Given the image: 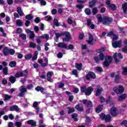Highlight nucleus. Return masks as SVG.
<instances>
[{
	"instance_id": "obj_40",
	"label": "nucleus",
	"mask_w": 127,
	"mask_h": 127,
	"mask_svg": "<svg viewBox=\"0 0 127 127\" xmlns=\"http://www.w3.org/2000/svg\"><path fill=\"white\" fill-rule=\"evenodd\" d=\"M98 8L94 7L93 8H92V13L93 15H95V14H97V13H98Z\"/></svg>"
},
{
	"instance_id": "obj_39",
	"label": "nucleus",
	"mask_w": 127,
	"mask_h": 127,
	"mask_svg": "<svg viewBox=\"0 0 127 127\" xmlns=\"http://www.w3.org/2000/svg\"><path fill=\"white\" fill-rule=\"evenodd\" d=\"M71 117L72 119H73L74 121H75V122H78V119H77V117H78V115H77V114H73L71 115Z\"/></svg>"
},
{
	"instance_id": "obj_14",
	"label": "nucleus",
	"mask_w": 127,
	"mask_h": 127,
	"mask_svg": "<svg viewBox=\"0 0 127 127\" xmlns=\"http://www.w3.org/2000/svg\"><path fill=\"white\" fill-rule=\"evenodd\" d=\"M89 39L86 40V41L88 44L93 45V44H94V43L93 42V41H94V37H93V35H92L91 33H89Z\"/></svg>"
},
{
	"instance_id": "obj_42",
	"label": "nucleus",
	"mask_w": 127,
	"mask_h": 127,
	"mask_svg": "<svg viewBox=\"0 0 127 127\" xmlns=\"http://www.w3.org/2000/svg\"><path fill=\"white\" fill-rule=\"evenodd\" d=\"M97 18L98 19V21L99 22H103V17H102V16L100 14H98L96 16Z\"/></svg>"
},
{
	"instance_id": "obj_53",
	"label": "nucleus",
	"mask_w": 127,
	"mask_h": 127,
	"mask_svg": "<svg viewBox=\"0 0 127 127\" xmlns=\"http://www.w3.org/2000/svg\"><path fill=\"white\" fill-rule=\"evenodd\" d=\"M29 47H31V48H35V47H36V44L34 43L31 42L30 43Z\"/></svg>"
},
{
	"instance_id": "obj_30",
	"label": "nucleus",
	"mask_w": 127,
	"mask_h": 127,
	"mask_svg": "<svg viewBox=\"0 0 127 127\" xmlns=\"http://www.w3.org/2000/svg\"><path fill=\"white\" fill-rule=\"evenodd\" d=\"M16 78H19L20 77H23V74H22V71H18L15 75Z\"/></svg>"
},
{
	"instance_id": "obj_10",
	"label": "nucleus",
	"mask_w": 127,
	"mask_h": 127,
	"mask_svg": "<svg viewBox=\"0 0 127 127\" xmlns=\"http://www.w3.org/2000/svg\"><path fill=\"white\" fill-rule=\"evenodd\" d=\"M110 114L112 117H117L119 113H118V110H117V108L113 107L110 110Z\"/></svg>"
},
{
	"instance_id": "obj_28",
	"label": "nucleus",
	"mask_w": 127,
	"mask_h": 127,
	"mask_svg": "<svg viewBox=\"0 0 127 127\" xmlns=\"http://www.w3.org/2000/svg\"><path fill=\"white\" fill-rule=\"evenodd\" d=\"M33 17H34V16L32 14H28L25 16L26 19H28V20H32V19H33Z\"/></svg>"
},
{
	"instance_id": "obj_4",
	"label": "nucleus",
	"mask_w": 127,
	"mask_h": 127,
	"mask_svg": "<svg viewBox=\"0 0 127 127\" xmlns=\"http://www.w3.org/2000/svg\"><path fill=\"white\" fill-rule=\"evenodd\" d=\"M100 119L102 121H104L105 120L107 123L111 122V119H112V117L110 115H106L104 113H102L100 115Z\"/></svg>"
},
{
	"instance_id": "obj_50",
	"label": "nucleus",
	"mask_w": 127,
	"mask_h": 127,
	"mask_svg": "<svg viewBox=\"0 0 127 127\" xmlns=\"http://www.w3.org/2000/svg\"><path fill=\"white\" fill-rule=\"evenodd\" d=\"M122 69L123 75H127V67H123Z\"/></svg>"
},
{
	"instance_id": "obj_16",
	"label": "nucleus",
	"mask_w": 127,
	"mask_h": 127,
	"mask_svg": "<svg viewBox=\"0 0 127 127\" xmlns=\"http://www.w3.org/2000/svg\"><path fill=\"white\" fill-rule=\"evenodd\" d=\"M103 91V88L101 87L100 85L97 86V91L96 93V96H100L102 94V92Z\"/></svg>"
},
{
	"instance_id": "obj_2",
	"label": "nucleus",
	"mask_w": 127,
	"mask_h": 127,
	"mask_svg": "<svg viewBox=\"0 0 127 127\" xmlns=\"http://www.w3.org/2000/svg\"><path fill=\"white\" fill-rule=\"evenodd\" d=\"M80 91L82 93H85L86 96H90L92 92L94 91V88L92 86H89L87 88V87L84 86L80 87Z\"/></svg>"
},
{
	"instance_id": "obj_27",
	"label": "nucleus",
	"mask_w": 127,
	"mask_h": 127,
	"mask_svg": "<svg viewBox=\"0 0 127 127\" xmlns=\"http://www.w3.org/2000/svg\"><path fill=\"white\" fill-rule=\"evenodd\" d=\"M122 8L124 13L126 14L127 12V3H125L122 5Z\"/></svg>"
},
{
	"instance_id": "obj_61",
	"label": "nucleus",
	"mask_w": 127,
	"mask_h": 127,
	"mask_svg": "<svg viewBox=\"0 0 127 127\" xmlns=\"http://www.w3.org/2000/svg\"><path fill=\"white\" fill-rule=\"evenodd\" d=\"M72 74L76 76V77L78 76V72L77 71L76 69H73L72 70Z\"/></svg>"
},
{
	"instance_id": "obj_43",
	"label": "nucleus",
	"mask_w": 127,
	"mask_h": 127,
	"mask_svg": "<svg viewBox=\"0 0 127 127\" xmlns=\"http://www.w3.org/2000/svg\"><path fill=\"white\" fill-rule=\"evenodd\" d=\"M86 14H87V15H90L91 14V9H90V8H86L84 10Z\"/></svg>"
},
{
	"instance_id": "obj_20",
	"label": "nucleus",
	"mask_w": 127,
	"mask_h": 127,
	"mask_svg": "<svg viewBox=\"0 0 127 127\" xmlns=\"http://www.w3.org/2000/svg\"><path fill=\"white\" fill-rule=\"evenodd\" d=\"M125 99H127V94H123L119 97L118 101H119V102H122V101L125 100Z\"/></svg>"
},
{
	"instance_id": "obj_19",
	"label": "nucleus",
	"mask_w": 127,
	"mask_h": 127,
	"mask_svg": "<svg viewBox=\"0 0 127 127\" xmlns=\"http://www.w3.org/2000/svg\"><path fill=\"white\" fill-rule=\"evenodd\" d=\"M96 3H97V0H92V1L89 2V7L92 8L95 6Z\"/></svg>"
},
{
	"instance_id": "obj_44",
	"label": "nucleus",
	"mask_w": 127,
	"mask_h": 127,
	"mask_svg": "<svg viewBox=\"0 0 127 127\" xmlns=\"http://www.w3.org/2000/svg\"><path fill=\"white\" fill-rule=\"evenodd\" d=\"M67 109L68 110L67 112L68 114H72V113H74L75 112V109H74V108L67 107Z\"/></svg>"
},
{
	"instance_id": "obj_22",
	"label": "nucleus",
	"mask_w": 127,
	"mask_h": 127,
	"mask_svg": "<svg viewBox=\"0 0 127 127\" xmlns=\"http://www.w3.org/2000/svg\"><path fill=\"white\" fill-rule=\"evenodd\" d=\"M9 81L11 84H13L14 83H15V81H16V77L14 76H11L9 78Z\"/></svg>"
},
{
	"instance_id": "obj_41",
	"label": "nucleus",
	"mask_w": 127,
	"mask_h": 127,
	"mask_svg": "<svg viewBox=\"0 0 127 127\" xmlns=\"http://www.w3.org/2000/svg\"><path fill=\"white\" fill-rule=\"evenodd\" d=\"M35 37V34H34V32L32 31L30 33V36H29V38L30 39H33Z\"/></svg>"
},
{
	"instance_id": "obj_59",
	"label": "nucleus",
	"mask_w": 127,
	"mask_h": 127,
	"mask_svg": "<svg viewBox=\"0 0 127 127\" xmlns=\"http://www.w3.org/2000/svg\"><path fill=\"white\" fill-rule=\"evenodd\" d=\"M51 13L53 15H55V14H56V13H57V9H52L51 11Z\"/></svg>"
},
{
	"instance_id": "obj_56",
	"label": "nucleus",
	"mask_w": 127,
	"mask_h": 127,
	"mask_svg": "<svg viewBox=\"0 0 127 127\" xmlns=\"http://www.w3.org/2000/svg\"><path fill=\"white\" fill-rule=\"evenodd\" d=\"M34 21L36 23H39V22L41 21L40 18L39 17H36Z\"/></svg>"
},
{
	"instance_id": "obj_5",
	"label": "nucleus",
	"mask_w": 127,
	"mask_h": 127,
	"mask_svg": "<svg viewBox=\"0 0 127 127\" xmlns=\"http://www.w3.org/2000/svg\"><path fill=\"white\" fill-rule=\"evenodd\" d=\"M124 90L125 88H124V87L121 85L119 86L118 88L116 87L113 88V90L114 91V92H115V93H116V94H123V93H124Z\"/></svg>"
},
{
	"instance_id": "obj_62",
	"label": "nucleus",
	"mask_w": 127,
	"mask_h": 127,
	"mask_svg": "<svg viewBox=\"0 0 127 127\" xmlns=\"http://www.w3.org/2000/svg\"><path fill=\"white\" fill-rule=\"evenodd\" d=\"M121 125H124L125 127H127V121L124 120L121 123Z\"/></svg>"
},
{
	"instance_id": "obj_38",
	"label": "nucleus",
	"mask_w": 127,
	"mask_h": 127,
	"mask_svg": "<svg viewBox=\"0 0 127 127\" xmlns=\"http://www.w3.org/2000/svg\"><path fill=\"white\" fill-rule=\"evenodd\" d=\"M45 19L46 21H51L52 20V17L50 15H47L45 17Z\"/></svg>"
},
{
	"instance_id": "obj_54",
	"label": "nucleus",
	"mask_w": 127,
	"mask_h": 127,
	"mask_svg": "<svg viewBox=\"0 0 127 127\" xmlns=\"http://www.w3.org/2000/svg\"><path fill=\"white\" fill-rule=\"evenodd\" d=\"M42 38H44L45 39H47V40H48V39H49V36L48 35V34L43 35L42 36Z\"/></svg>"
},
{
	"instance_id": "obj_12",
	"label": "nucleus",
	"mask_w": 127,
	"mask_h": 127,
	"mask_svg": "<svg viewBox=\"0 0 127 127\" xmlns=\"http://www.w3.org/2000/svg\"><path fill=\"white\" fill-rule=\"evenodd\" d=\"M9 111H10L11 112L15 111L17 113H18V112H19L20 111V109L19 108H18V106H17V105H13L9 108Z\"/></svg>"
},
{
	"instance_id": "obj_35",
	"label": "nucleus",
	"mask_w": 127,
	"mask_h": 127,
	"mask_svg": "<svg viewBox=\"0 0 127 127\" xmlns=\"http://www.w3.org/2000/svg\"><path fill=\"white\" fill-rule=\"evenodd\" d=\"M3 71V74L4 75H8V68L7 67H5L2 69Z\"/></svg>"
},
{
	"instance_id": "obj_1",
	"label": "nucleus",
	"mask_w": 127,
	"mask_h": 127,
	"mask_svg": "<svg viewBox=\"0 0 127 127\" xmlns=\"http://www.w3.org/2000/svg\"><path fill=\"white\" fill-rule=\"evenodd\" d=\"M99 58L101 61L105 60L103 64V65L105 67H109L110 64L112 63L113 61V58L110 56H106L105 57V55L103 53H100L99 55Z\"/></svg>"
},
{
	"instance_id": "obj_9",
	"label": "nucleus",
	"mask_w": 127,
	"mask_h": 127,
	"mask_svg": "<svg viewBox=\"0 0 127 127\" xmlns=\"http://www.w3.org/2000/svg\"><path fill=\"white\" fill-rule=\"evenodd\" d=\"M106 4L110 9H112V10H116L117 9V6L114 4H111V1L110 0L106 1Z\"/></svg>"
},
{
	"instance_id": "obj_15",
	"label": "nucleus",
	"mask_w": 127,
	"mask_h": 127,
	"mask_svg": "<svg viewBox=\"0 0 127 127\" xmlns=\"http://www.w3.org/2000/svg\"><path fill=\"white\" fill-rule=\"evenodd\" d=\"M87 24L91 29H95V25L92 22V20L90 19H87Z\"/></svg>"
},
{
	"instance_id": "obj_36",
	"label": "nucleus",
	"mask_w": 127,
	"mask_h": 127,
	"mask_svg": "<svg viewBox=\"0 0 127 127\" xmlns=\"http://www.w3.org/2000/svg\"><path fill=\"white\" fill-rule=\"evenodd\" d=\"M38 55V53L37 52H35V54L33 57V58H32V61H34L35 60H36L37 59V56Z\"/></svg>"
},
{
	"instance_id": "obj_32",
	"label": "nucleus",
	"mask_w": 127,
	"mask_h": 127,
	"mask_svg": "<svg viewBox=\"0 0 127 127\" xmlns=\"http://www.w3.org/2000/svg\"><path fill=\"white\" fill-rule=\"evenodd\" d=\"M120 79H121V77L119 74L115 75V82L117 84H119L120 83Z\"/></svg>"
},
{
	"instance_id": "obj_63",
	"label": "nucleus",
	"mask_w": 127,
	"mask_h": 127,
	"mask_svg": "<svg viewBox=\"0 0 127 127\" xmlns=\"http://www.w3.org/2000/svg\"><path fill=\"white\" fill-rule=\"evenodd\" d=\"M7 3L9 5H11L13 3V0H7Z\"/></svg>"
},
{
	"instance_id": "obj_13",
	"label": "nucleus",
	"mask_w": 127,
	"mask_h": 127,
	"mask_svg": "<svg viewBox=\"0 0 127 127\" xmlns=\"http://www.w3.org/2000/svg\"><path fill=\"white\" fill-rule=\"evenodd\" d=\"M112 46L114 48H118V47H121L122 46V41H118L112 43Z\"/></svg>"
},
{
	"instance_id": "obj_64",
	"label": "nucleus",
	"mask_w": 127,
	"mask_h": 127,
	"mask_svg": "<svg viewBox=\"0 0 127 127\" xmlns=\"http://www.w3.org/2000/svg\"><path fill=\"white\" fill-rule=\"evenodd\" d=\"M22 74H23V77H24V76H26L27 74H28V71L27 70H24L22 72Z\"/></svg>"
},
{
	"instance_id": "obj_6",
	"label": "nucleus",
	"mask_w": 127,
	"mask_h": 127,
	"mask_svg": "<svg viewBox=\"0 0 127 127\" xmlns=\"http://www.w3.org/2000/svg\"><path fill=\"white\" fill-rule=\"evenodd\" d=\"M20 93L18 95L19 97H23L25 95V92H27V89L25 88L24 85H22L19 89Z\"/></svg>"
},
{
	"instance_id": "obj_11",
	"label": "nucleus",
	"mask_w": 127,
	"mask_h": 127,
	"mask_svg": "<svg viewBox=\"0 0 127 127\" xmlns=\"http://www.w3.org/2000/svg\"><path fill=\"white\" fill-rule=\"evenodd\" d=\"M92 78L93 79H95L96 78V75L94 74V72L92 71H90L88 72L87 74L86 75V79L88 81H90V78Z\"/></svg>"
},
{
	"instance_id": "obj_46",
	"label": "nucleus",
	"mask_w": 127,
	"mask_h": 127,
	"mask_svg": "<svg viewBox=\"0 0 127 127\" xmlns=\"http://www.w3.org/2000/svg\"><path fill=\"white\" fill-rule=\"evenodd\" d=\"M19 37H21L23 40H25L26 39V35L23 33H21L19 35Z\"/></svg>"
},
{
	"instance_id": "obj_25",
	"label": "nucleus",
	"mask_w": 127,
	"mask_h": 127,
	"mask_svg": "<svg viewBox=\"0 0 127 127\" xmlns=\"http://www.w3.org/2000/svg\"><path fill=\"white\" fill-rule=\"evenodd\" d=\"M104 109V105H99L97 108H96V112L98 114L100 113V112H102V110Z\"/></svg>"
},
{
	"instance_id": "obj_52",
	"label": "nucleus",
	"mask_w": 127,
	"mask_h": 127,
	"mask_svg": "<svg viewBox=\"0 0 127 127\" xmlns=\"http://www.w3.org/2000/svg\"><path fill=\"white\" fill-rule=\"evenodd\" d=\"M54 23L56 26H59V22H58V19L55 18L54 20Z\"/></svg>"
},
{
	"instance_id": "obj_58",
	"label": "nucleus",
	"mask_w": 127,
	"mask_h": 127,
	"mask_svg": "<svg viewBox=\"0 0 127 127\" xmlns=\"http://www.w3.org/2000/svg\"><path fill=\"white\" fill-rule=\"evenodd\" d=\"M76 7L78 8V9H82L84 7V5L82 4H77L76 5Z\"/></svg>"
},
{
	"instance_id": "obj_37",
	"label": "nucleus",
	"mask_w": 127,
	"mask_h": 127,
	"mask_svg": "<svg viewBox=\"0 0 127 127\" xmlns=\"http://www.w3.org/2000/svg\"><path fill=\"white\" fill-rule=\"evenodd\" d=\"M31 58H32V54H29L25 56V59H26V60H29L31 59Z\"/></svg>"
},
{
	"instance_id": "obj_7",
	"label": "nucleus",
	"mask_w": 127,
	"mask_h": 127,
	"mask_svg": "<svg viewBox=\"0 0 127 127\" xmlns=\"http://www.w3.org/2000/svg\"><path fill=\"white\" fill-rule=\"evenodd\" d=\"M64 35H65V38H63V41H65L66 42H69L71 39V35L69 32H65L64 33Z\"/></svg>"
},
{
	"instance_id": "obj_33",
	"label": "nucleus",
	"mask_w": 127,
	"mask_h": 127,
	"mask_svg": "<svg viewBox=\"0 0 127 127\" xmlns=\"http://www.w3.org/2000/svg\"><path fill=\"white\" fill-rule=\"evenodd\" d=\"M83 64H75V67L77 68L79 71H81L82 70V67Z\"/></svg>"
},
{
	"instance_id": "obj_3",
	"label": "nucleus",
	"mask_w": 127,
	"mask_h": 127,
	"mask_svg": "<svg viewBox=\"0 0 127 127\" xmlns=\"http://www.w3.org/2000/svg\"><path fill=\"white\" fill-rule=\"evenodd\" d=\"M3 53L4 56H7L9 55H13L15 53V51L12 49H9L7 47H5L3 49Z\"/></svg>"
},
{
	"instance_id": "obj_17",
	"label": "nucleus",
	"mask_w": 127,
	"mask_h": 127,
	"mask_svg": "<svg viewBox=\"0 0 127 127\" xmlns=\"http://www.w3.org/2000/svg\"><path fill=\"white\" fill-rule=\"evenodd\" d=\"M33 107L36 109L37 111V114L38 115V113H39V111L40 110V108L38 107V102H34L33 104Z\"/></svg>"
},
{
	"instance_id": "obj_57",
	"label": "nucleus",
	"mask_w": 127,
	"mask_h": 127,
	"mask_svg": "<svg viewBox=\"0 0 127 127\" xmlns=\"http://www.w3.org/2000/svg\"><path fill=\"white\" fill-rule=\"evenodd\" d=\"M34 30L36 33H38V31H39V27L37 26H34Z\"/></svg>"
},
{
	"instance_id": "obj_34",
	"label": "nucleus",
	"mask_w": 127,
	"mask_h": 127,
	"mask_svg": "<svg viewBox=\"0 0 127 127\" xmlns=\"http://www.w3.org/2000/svg\"><path fill=\"white\" fill-rule=\"evenodd\" d=\"M9 65L10 66V67H11V68H13L15 67V66H16V62L15 61L10 62L9 63Z\"/></svg>"
},
{
	"instance_id": "obj_31",
	"label": "nucleus",
	"mask_w": 127,
	"mask_h": 127,
	"mask_svg": "<svg viewBox=\"0 0 127 127\" xmlns=\"http://www.w3.org/2000/svg\"><path fill=\"white\" fill-rule=\"evenodd\" d=\"M75 109L78 112H83V111H84V108H83V107H80V105L79 104H78V105L75 106Z\"/></svg>"
},
{
	"instance_id": "obj_8",
	"label": "nucleus",
	"mask_w": 127,
	"mask_h": 127,
	"mask_svg": "<svg viewBox=\"0 0 127 127\" xmlns=\"http://www.w3.org/2000/svg\"><path fill=\"white\" fill-rule=\"evenodd\" d=\"M112 21H113V18L104 17L102 22L105 25H109Z\"/></svg>"
},
{
	"instance_id": "obj_21",
	"label": "nucleus",
	"mask_w": 127,
	"mask_h": 127,
	"mask_svg": "<svg viewBox=\"0 0 127 127\" xmlns=\"http://www.w3.org/2000/svg\"><path fill=\"white\" fill-rule=\"evenodd\" d=\"M17 12H18L20 16H23V15H24V13H23L22 10H21V7H17Z\"/></svg>"
},
{
	"instance_id": "obj_29",
	"label": "nucleus",
	"mask_w": 127,
	"mask_h": 127,
	"mask_svg": "<svg viewBox=\"0 0 127 127\" xmlns=\"http://www.w3.org/2000/svg\"><path fill=\"white\" fill-rule=\"evenodd\" d=\"M16 25L18 26H22L23 25V22L20 19H18L16 21Z\"/></svg>"
},
{
	"instance_id": "obj_51",
	"label": "nucleus",
	"mask_w": 127,
	"mask_h": 127,
	"mask_svg": "<svg viewBox=\"0 0 127 127\" xmlns=\"http://www.w3.org/2000/svg\"><path fill=\"white\" fill-rule=\"evenodd\" d=\"M10 99H11V96H9L7 94L5 95V98L4 99V101H8V100Z\"/></svg>"
},
{
	"instance_id": "obj_48",
	"label": "nucleus",
	"mask_w": 127,
	"mask_h": 127,
	"mask_svg": "<svg viewBox=\"0 0 127 127\" xmlns=\"http://www.w3.org/2000/svg\"><path fill=\"white\" fill-rule=\"evenodd\" d=\"M94 60L95 61V62H96V63H100V59L98 57L95 56L94 57Z\"/></svg>"
},
{
	"instance_id": "obj_47",
	"label": "nucleus",
	"mask_w": 127,
	"mask_h": 127,
	"mask_svg": "<svg viewBox=\"0 0 127 127\" xmlns=\"http://www.w3.org/2000/svg\"><path fill=\"white\" fill-rule=\"evenodd\" d=\"M117 53L114 54V55H113V58L115 59V63H116V64L119 63L120 62V61H119L118 60V59H117Z\"/></svg>"
},
{
	"instance_id": "obj_45",
	"label": "nucleus",
	"mask_w": 127,
	"mask_h": 127,
	"mask_svg": "<svg viewBox=\"0 0 127 127\" xmlns=\"http://www.w3.org/2000/svg\"><path fill=\"white\" fill-rule=\"evenodd\" d=\"M65 49H66L67 50L74 49V45L70 44L68 46H67V45H66V48Z\"/></svg>"
},
{
	"instance_id": "obj_60",
	"label": "nucleus",
	"mask_w": 127,
	"mask_h": 127,
	"mask_svg": "<svg viewBox=\"0 0 127 127\" xmlns=\"http://www.w3.org/2000/svg\"><path fill=\"white\" fill-rule=\"evenodd\" d=\"M73 93H75V94H77L79 92V88L75 87L72 90Z\"/></svg>"
},
{
	"instance_id": "obj_24",
	"label": "nucleus",
	"mask_w": 127,
	"mask_h": 127,
	"mask_svg": "<svg viewBox=\"0 0 127 127\" xmlns=\"http://www.w3.org/2000/svg\"><path fill=\"white\" fill-rule=\"evenodd\" d=\"M28 125H31L32 127H36V122H34L33 120H29L27 122Z\"/></svg>"
},
{
	"instance_id": "obj_55",
	"label": "nucleus",
	"mask_w": 127,
	"mask_h": 127,
	"mask_svg": "<svg viewBox=\"0 0 127 127\" xmlns=\"http://www.w3.org/2000/svg\"><path fill=\"white\" fill-rule=\"evenodd\" d=\"M39 1H40L41 5H46V1L44 0H38Z\"/></svg>"
},
{
	"instance_id": "obj_23",
	"label": "nucleus",
	"mask_w": 127,
	"mask_h": 127,
	"mask_svg": "<svg viewBox=\"0 0 127 127\" xmlns=\"http://www.w3.org/2000/svg\"><path fill=\"white\" fill-rule=\"evenodd\" d=\"M52 75H53V72H49L47 73V81H50L51 80V77H52Z\"/></svg>"
},
{
	"instance_id": "obj_49",
	"label": "nucleus",
	"mask_w": 127,
	"mask_h": 127,
	"mask_svg": "<svg viewBox=\"0 0 127 127\" xmlns=\"http://www.w3.org/2000/svg\"><path fill=\"white\" fill-rule=\"evenodd\" d=\"M15 127H21V126H22V123L20 122H16L15 123Z\"/></svg>"
},
{
	"instance_id": "obj_18",
	"label": "nucleus",
	"mask_w": 127,
	"mask_h": 127,
	"mask_svg": "<svg viewBox=\"0 0 127 127\" xmlns=\"http://www.w3.org/2000/svg\"><path fill=\"white\" fill-rule=\"evenodd\" d=\"M57 46L59 48H64V49L67 48V44L64 43H59L57 44Z\"/></svg>"
},
{
	"instance_id": "obj_26",
	"label": "nucleus",
	"mask_w": 127,
	"mask_h": 127,
	"mask_svg": "<svg viewBox=\"0 0 127 127\" xmlns=\"http://www.w3.org/2000/svg\"><path fill=\"white\" fill-rule=\"evenodd\" d=\"M124 43L125 45V48L122 49V52L125 53H127V40H125Z\"/></svg>"
}]
</instances>
